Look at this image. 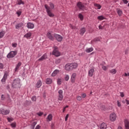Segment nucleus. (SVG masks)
I'll return each instance as SVG.
<instances>
[{"label":"nucleus","mask_w":129,"mask_h":129,"mask_svg":"<svg viewBox=\"0 0 129 129\" xmlns=\"http://www.w3.org/2000/svg\"><path fill=\"white\" fill-rule=\"evenodd\" d=\"M50 7L48 6L47 5H45V9L46 11V13L48 16V17H50V18H53L55 15L53 13H52L51 10H53L55 8V6L53 4V3H50L49 4Z\"/></svg>","instance_id":"nucleus-1"},{"label":"nucleus","mask_w":129,"mask_h":129,"mask_svg":"<svg viewBox=\"0 0 129 129\" xmlns=\"http://www.w3.org/2000/svg\"><path fill=\"white\" fill-rule=\"evenodd\" d=\"M78 67V64L76 62L73 63H67L64 66V69L66 71H72V70H74V69H76Z\"/></svg>","instance_id":"nucleus-2"},{"label":"nucleus","mask_w":129,"mask_h":129,"mask_svg":"<svg viewBox=\"0 0 129 129\" xmlns=\"http://www.w3.org/2000/svg\"><path fill=\"white\" fill-rule=\"evenodd\" d=\"M21 86V83H20L19 79H15L12 84V87L14 89H17L18 88H20Z\"/></svg>","instance_id":"nucleus-3"},{"label":"nucleus","mask_w":129,"mask_h":129,"mask_svg":"<svg viewBox=\"0 0 129 129\" xmlns=\"http://www.w3.org/2000/svg\"><path fill=\"white\" fill-rule=\"evenodd\" d=\"M53 51L52 52V55L55 56V57H59L61 55V53L58 50V48L57 46H54L53 47Z\"/></svg>","instance_id":"nucleus-4"},{"label":"nucleus","mask_w":129,"mask_h":129,"mask_svg":"<svg viewBox=\"0 0 129 129\" xmlns=\"http://www.w3.org/2000/svg\"><path fill=\"white\" fill-rule=\"evenodd\" d=\"M17 54H18V52L16 51H11L7 54V57L8 59H12V58H14Z\"/></svg>","instance_id":"nucleus-5"},{"label":"nucleus","mask_w":129,"mask_h":129,"mask_svg":"<svg viewBox=\"0 0 129 129\" xmlns=\"http://www.w3.org/2000/svg\"><path fill=\"white\" fill-rule=\"evenodd\" d=\"M77 7L80 11H84L85 10V6L81 2L77 3Z\"/></svg>","instance_id":"nucleus-6"},{"label":"nucleus","mask_w":129,"mask_h":129,"mask_svg":"<svg viewBox=\"0 0 129 129\" xmlns=\"http://www.w3.org/2000/svg\"><path fill=\"white\" fill-rule=\"evenodd\" d=\"M53 37H54L57 42H59L60 43H61L62 40H63V37L58 34L54 33L53 34Z\"/></svg>","instance_id":"nucleus-7"},{"label":"nucleus","mask_w":129,"mask_h":129,"mask_svg":"<svg viewBox=\"0 0 129 129\" xmlns=\"http://www.w3.org/2000/svg\"><path fill=\"white\" fill-rule=\"evenodd\" d=\"M9 76V73L6 72L4 73V75L3 78L1 80V82L3 84H6V81H7V79H8V77Z\"/></svg>","instance_id":"nucleus-8"},{"label":"nucleus","mask_w":129,"mask_h":129,"mask_svg":"<svg viewBox=\"0 0 129 129\" xmlns=\"http://www.w3.org/2000/svg\"><path fill=\"white\" fill-rule=\"evenodd\" d=\"M10 112V110H5L4 108L0 109V114H3V115H8Z\"/></svg>","instance_id":"nucleus-9"},{"label":"nucleus","mask_w":129,"mask_h":129,"mask_svg":"<svg viewBox=\"0 0 129 129\" xmlns=\"http://www.w3.org/2000/svg\"><path fill=\"white\" fill-rule=\"evenodd\" d=\"M58 100H59L60 101H62V100H63V98L64 97V96H63V90H59L58 92Z\"/></svg>","instance_id":"nucleus-10"},{"label":"nucleus","mask_w":129,"mask_h":129,"mask_svg":"<svg viewBox=\"0 0 129 129\" xmlns=\"http://www.w3.org/2000/svg\"><path fill=\"white\" fill-rule=\"evenodd\" d=\"M46 36L48 38V39L50 40V41H54V35H53L52 33H51L50 32H48L47 33Z\"/></svg>","instance_id":"nucleus-11"},{"label":"nucleus","mask_w":129,"mask_h":129,"mask_svg":"<svg viewBox=\"0 0 129 129\" xmlns=\"http://www.w3.org/2000/svg\"><path fill=\"white\" fill-rule=\"evenodd\" d=\"M116 119V114L115 113H112L110 115V120L111 121H115Z\"/></svg>","instance_id":"nucleus-12"},{"label":"nucleus","mask_w":129,"mask_h":129,"mask_svg":"<svg viewBox=\"0 0 129 129\" xmlns=\"http://www.w3.org/2000/svg\"><path fill=\"white\" fill-rule=\"evenodd\" d=\"M93 73H94V68L89 70L88 71V75L90 77H92L93 76Z\"/></svg>","instance_id":"nucleus-13"},{"label":"nucleus","mask_w":129,"mask_h":129,"mask_svg":"<svg viewBox=\"0 0 129 129\" xmlns=\"http://www.w3.org/2000/svg\"><path fill=\"white\" fill-rule=\"evenodd\" d=\"M23 27H24V23H23L22 22H20L19 23H18L15 26V28H16V29H20V28H23Z\"/></svg>","instance_id":"nucleus-14"},{"label":"nucleus","mask_w":129,"mask_h":129,"mask_svg":"<svg viewBox=\"0 0 129 129\" xmlns=\"http://www.w3.org/2000/svg\"><path fill=\"white\" fill-rule=\"evenodd\" d=\"M52 119H53V115H52V114H49L46 118V121L47 122H49V121H51Z\"/></svg>","instance_id":"nucleus-15"},{"label":"nucleus","mask_w":129,"mask_h":129,"mask_svg":"<svg viewBox=\"0 0 129 129\" xmlns=\"http://www.w3.org/2000/svg\"><path fill=\"white\" fill-rule=\"evenodd\" d=\"M86 32V28L85 27H82L80 29V34L81 36H83V35H84V33H85Z\"/></svg>","instance_id":"nucleus-16"},{"label":"nucleus","mask_w":129,"mask_h":129,"mask_svg":"<svg viewBox=\"0 0 129 129\" xmlns=\"http://www.w3.org/2000/svg\"><path fill=\"white\" fill-rule=\"evenodd\" d=\"M124 126L125 129H129V120L125 119L124 121Z\"/></svg>","instance_id":"nucleus-17"},{"label":"nucleus","mask_w":129,"mask_h":129,"mask_svg":"<svg viewBox=\"0 0 129 129\" xmlns=\"http://www.w3.org/2000/svg\"><path fill=\"white\" fill-rule=\"evenodd\" d=\"M100 129H106L107 128V124L105 122H102L100 125Z\"/></svg>","instance_id":"nucleus-18"},{"label":"nucleus","mask_w":129,"mask_h":129,"mask_svg":"<svg viewBox=\"0 0 129 129\" xmlns=\"http://www.w3.org/2000/svg\"><path fill=\"white\" fill-rule=\"evenodd\" d=\"M27 27L28 29H34L35 26L34 25V24L31 23V22H28L27 24Z\"/></svg>","instance_id":"nucleus-19"},{"label":"nucleus","mask_w":129,"mask_h":129,"mask_svg":"<svg viewBox=\"0 0 129 129\" xmlns=\"http://www.w3.org/2000/svg\"><path fill=\"white\" fill-rule=\"evenodd\" d=\"M47 58V54L45 53L40 58L38 59V61H43L44 60H46Z\"/></svg>","instance_id":"nucleus-20"},{"label":"nucleus","mask_w":129,"mask_h":129,"mask_svg":"<svg viewBox=\"0 0 129 129\" xmlns=\"http://www.w3.org/2000/svg\"><path fill=\"white\" fill-rule=\"evenodd\" d=\"M60 72V71L59 70H55L53 73L51 74V76L52 77H54V76H56L57 74H58V73Z\"/></svg>","instance_id":"nucleus-21"},{"label":"nucleus","mask_w":129,"mask_h":129,"mask_svg":"<svg viewBox=\"0 0 129 129\" xmlns=\"http://www.w3.org/2000/svg\"><path fill=\"white\" fill-rule=\"evenodd\" d=\"M42 86V81L39 80L36 84V87L37 88H40Z\"/></svg>","instance_id":"nucleus-22"},{"label":"nucleus","mask_w":129,"mask_h":129,"mask_svg":"<svg viewBox=\"0 0 129 129\" xmlns=\"http://www.w3.org/2000/svg\"><path fill=\"white\" fill-rule=\"evenodd\" d=\"M53 82V80H52V79L51 78H47L46 79V84L49 85L52 84V83Z\"/></svg>","instance_id":"nucleus-23"},{"label":"nucleus","mask_w":129,"mask_h":129,"mask_svg":"<svg viewBox=\"0 0 129 129\" xmlns=\"http://www.w3.org/2000/svg\"><path fill=\"white\" fill-rule=\"evenodd\" d=\"M31 36H32V33L29 32H28L25 35H24V37L26 38V39H29V38H31Z\"/></svg>","instance_id":"nucleus-24"},{"label":"nucleus","mask_w":129,"mask_h":129,"mask_svg":"<svg viewBox=\"0 0 129 129\" xmlns=\"http://www.w3.org/2000/svg\"><path fill=\"white\" fill-rule=\"evenodd\" d=\"M22 65V62H19L18 63V64H17L15 69V72H17V71H18V70H19V68H20V67H21Z\"/></svg>","instance_id":"nucleus-25"},{"label":"nucleus","mask_w":129,"mask_h":129,"mask_svg":"<svg viewBox=\"0 0 129 129\" xmlns=\"http://www.w3.org/2000/svg\"><path fill=\"white\" fill-rule=\"evenodd\" d=\"M117 13L119 17H121L122 15V11H121L120 9H117Z\"/></svg>","instance_id":"nucleus-26"},{"label":"nucleus","mask_w":129,"mask_h":129,"mask_svg":"<svg viewBox=\"0 0 129 129\" xmlns=\"http://www.w3.org/2000/svg\"><path fill=\"white\" fill-rule=\"evenodd\" d=\"M5 34H6L5 31H2L0 32V39L4 38Z\"/></svg>","instance_id":"nucleus-27"},{"label":"nucleus","mask_w":129,"mask_h":129,"mask_svg":"<svg viewBox=\"0 0 129 129\" xmlns=\"http://www.w3.org/2000/svg\"><path fill=\"white\" fill-rule=\"evenodd\" d=\"M94 7H96V8H97V10H100L101 9V5H100V4H94Z\"/></svg>","instance_id":"nucleus-28"},{"label":"nucleus","mask_w":129,"mask_h":129,"mask_svg":"<svg viewBox=\"0 0 129 129\" xmlns=\"http://www.w3.org/2000/svg\"><path fill=\"white\" fill-rule=\"evenodd\" d=\"M92 51H93V48L92 47L86 49V52H87V53H90L92 52Z\"/></svg>","instance_id":"nucleus-29"},{"label":"nucleus","mask_w":129,"mask_h":129,"mask_svg":"<svg viewBox=\"0 0 129 129\" xmlns=\"http://www.w3.org/2000/svg\"><path fill=\"white\" fill-rule=\"evenodd\" d=\"M116 72V70H115V69H113L109 71V73H111V74H115Z\"/></svg>","instance_id":"nucleus-30"},{"label":"nucleus","mask_w":129,"mask_h":129,"mask_svg":"<svg viewBox=\"0 0 129 129\" xmlns=\"http://www.w3.org/2000/svg\"><path fill=\"white\" fill-rule=\"evenodd\" d=\"M97 19L99 21H102L103 20H105V17H104L103 16H100L97 17Z\"/></svg>","instance_id":"nucleus-31"},{"label":"nucleus","mask_w":129,"mask_h":129,"mask_svg":"<svg viewBox=\"0 0 129 129\" xmlns=\"http://www.w3.org/2000/svg\"><path fill=\"white\" fill-rule=\"evenodd\" d=\"M17 5H19V6H21V5H25V3L22 0H17Z\"/></svg>","instance_id":"nucleus-32"},{"label":"nucleus","mask_w":129,"mask_h":129,"mask_svg":"<svg viewBox=\"0 0 129 129\" xmlns=\"http://www.w3.org/2000/svg\"><path fill=\"white\" fill-rule=\"evenodd\" d=\"M31 100L33 102H36L37 101V98L36 97V96H33L32 97H31Z\"/></svg>","instance_id":"nucleus-33"},{"label":"nucleus","mask_w":129,"mask_h":129,"mask_svg":"<svg viewBox=\"0 0 129 129\" xmlns=\"http://www.w3.org/2000/svg\"><path fill=\"white\" fill-rule=\"evenodd\" d=\"M78 17L80 18V20H81V21H83V19L84 17H83V15H82V14H79Z\"/></svg>","instance_id":"nucleus-34"},{"label":"nucleus","mask_w":129,"mask_h":129,"mask_svg":"<svg viewBox=\"0 0 129 129\" xmlns=\"http://www.w3.org/2000/svg\"><path fill=\"white\" fill-rule=\"evenodd\" d=\"M61 82H62V80L61 79H58L57 80V83L58 85H61Z\"/></svg>","instance_id":"nucleus-35"},{"label":"nucleus","mask_w":129,"mask_h":129,"mask_svg":"<svg viewBox=\"0 0 129 129\" xmlns=\"http://www.w3.org/2000/svg\"><path fill=\"white\" fill-rule=\"evenodd\" d=\"M64 80L66 81H68V80H69V75H66L64 77Z\"/></svg>","instance_id":"nucleus-36"},{"label":"nucleus","mask_w":129,"mask_h":129,"mask_svg":"<svg viewBox=\"0 0 129 129\" xmlns=\"http://www.w3.org/2000/svg\"><path fill=\"white\" fill-rule=\"evenodd\" d=\"M11 126L12 127H16L17 126V124H16V122H13L11 124Z\"/></svg>","instance_id":"nucleus-37"},{"label":"nucleus","mask_w":129,"mask_h":129,"mask_svg":"<svg viewBox=\"0 0 129 129\" xmlns=\"http://www.w3.org/2000/svg\"><path fill=\"white\" fill-rule=\"evenodd\" d=\"M70 27L72 30H75L76 29V27L72 25V24H70Z\"/></svg>","instance_id":"nucleus-38"},{"label":"nucleus","mask_w":129,"mask_h":129,"mask_svg":"<svg viewBox=\"0 0 129 129\" xmlns=\"http://www.w3.org/2000/svg\"><path fill=\"white\" fill-rule=\"evenodd\" d=\"M7 120L9 121V122H11L13 121V120H14V118L8 117Z\"/></svg>","instance_id":"nucleus-39"},{"label":"nucleus","mask_w":129,"mask_h":129,"mask_svg":"<svg viewBox=\"0 0 129 129\" xmlns=\"http://www.w3.org/2000/svg\"><path fill=\"white\" fill-rule=\"evenodd\" d=\"M61 62V59L59 58L56 60L55 63L56 64H59V63Z\"/></svg>","instance_id":"nucleus-40"},{"label":"nucleus","mask_w":129,"mask_h":129,"mask_svg":"<svg viewBox=\"0 0 129 129\" xmlns=\"http://www.w3.org/2000/svg\"><path fill=\"white\" fill-rule=\"evenodd\" d=\"M71 78H75V79H76V73H73V74L72 75Z\"/></svg>","instance_id":"nucleus-41"},{"label":"nucleus","mask_w":129,"mask_h":129,"mask_svg":"<svg viewBox=\"0 0 129 129\" xmlns=\"http://www.w3.org/2000/svg\"><path fill=\"white\" fill-rule=\"evenodd\" d=\"M102 69L104 71H106V70H107V68H106V66H102Z\"/></svg>","instance_id":"nucleus-42"},{"label":"nucleus","mask_w":129,"mask_h":129,"mask_svg":"<svg viewBox=\"0 0 129 129\" xmlns=\"http://www.w3.org/2000/svg\"><path fill=\"white\" fill-rule=\"evenodd\" d=\"M17 15H18V17H20L22 15V11H17L16 12Z\"/></svg>","instance_id":"nucleus-43"},{"label":"nucleus","mask_w":129,"mask_h":129,"mask_svg":"<svg viewBox=\"0 0 129 129\" xmlns=\"http://www.w3.org/2000/svg\"><path fill=\"white\" fill-rule=\"evenodd\" d=\"M18 46V44L16 43H12V47L13 48H17V46Z\"/></svg>","instance_id":"nucleus-44"},{"label":"nucleus","mask_w":129,"mask_h":129,"mask_svg":"<svg viewBox=\"0 0 129 129\" xmlns=\"http://www.w3.org/2000/svg\"><path fill=\"white\" fill-rule=\"evenodd\" d=\"M76 79H75V78H71V80L72 83H75Z\"/></svg>","instance_id":"nucleus-45"},{"label":"nucleus","mask_w":129,"mask_h":129,"mask_svg":"<svg viewBox=\"0 0 129 129\" xmlns=\"http://www.w3.org/2000/svg\"><path fill=\"white\" fill-rule=\"evenodd\" d=\"M68 107H69V106H68V105H67L66 106H65L63 108V109L62 110V112H65V111H66V108H68Z\"/></svg>","instance_id":"nucleus-46"},{"label":"nucleus","mask_w":129,"mask_h":129,"mask_svg":"<svg viewBox=\"0 0 129 129\" xmlns=\"http://www.w3.org/2000/svg\"><path fill=\"white\" fill-rule=\"evenodd\" d=\"M82 99V97L80 96H79L77 97V100H78V101H80Z\"/></svg>","instance_id":"nucleus-47"},{"label":"nucleus","mask_w":129,"mask_h":129,"mask_svg":"<svg viewBox=\"0 0 129 129\" xmlns=\"http://www.w3.org/2000/svg\"><path fill=\"white\" fill-rule=\"evenodd\" d=\"M37 121H33L32 123H31V125H33L34 126H36V124H37Z\"/></svg>","instance_id":"nucleus-48"},{"label":"nucleus","mask_w":129,"mask_h":129,"mask_svg":"<svg viewBox=\"0 0 129 129\" xmlns=\"http://www.w3.org/2000/svg\"><path fill=\"white\" fill-rule=\"evenodd\" d=\"M4 63H0V69H4Z\"/></svg>","instance_id":"nucleus-49"},{"label":"nucleus","mask_w":129,"mask_h":129,"mask_svg":"<svg viewBox=\"0 0 129 129\" xmlns=\"http://www.w3.org/2000/svg\"><path fill=\"white\" fill-rule=\"evenodd\" d=\"M81 97H82V98H85L86 97V94L85 93H83L81 95Z\"/></svg>","instance_id":"nucleus-50"},{"label":"nucleus","mask_w":129,"mask_h":129,"mask_svg":"<svg viewBox=\"0 0 129 129\" xmlns=\"http://www.w3.org/2000/svg\"><path fill=\"white\" fill-rule=\"evenodd\" d=\"M37 115H38L39 116H42V115H43V112H39L37 113Z\"/></svg>","instance_id":"nucleus-51"},{"label":"nucleus","mask_w":129,"mask_h":129,"mask_svg":"<svg viewBox=\"0 0 129 129\" xmlns=\"http://www.w3.org/2000/svg\"><path fill=\"white\" fill-rule=\"evenodd\" d=\"M69 117V114H68L66 115L65 117V121H67V119H68V118Z\"/></svg>","instance_id":"nucleus-52"},{"label":"nucleus","mask_w":129,"mask_h":129,"mask_svg":"<svg viewBox=\"0 0 129 129\" xmlns=\"http://www.w3.org/2000/svg\"><path fill=\"white\" fill-rule=\"evenodd\" d=\"M104 26H102L101 25L99 26V30H103Z\"/></svg>","instance_id":"nucleus-53"},{"label":"nucleus","mask_w":129,"mask_h":129,"mask_svg":"<svg viewBox=\"0 0 129 129\" xmlns=\"http://www.w3.org/2000/svg\"><path fill=\"white\" fill-rule=\"evenodd\" d=\"M5 99H6V97H5V96L4 95H2L1 100H5Z\"/></svg>","instance_id":"nucleus-54"},{"label":"nucleus","mask_w":129,"mask_h":129,"mask_svg":"<svg viewBox=\"0 0 129 129\" xmlns=\"http://www.w3.org/2000/svg\"><path fill=\"white\" fill-rule=\"evenodd\" d=\"M123 3L125 4V5H126L128 3V1L127 0H122Z\"/></svg>","instance_id":"nucleus-55"},{"label":"nucleus","mask_w":129,"mask_h":129,"mask_svg":"<svg viewBox=\"0 0 129 129\" xmlns=\"http://www.w3.org/2000/svg\"><path fill=\"white\" fill-rule=\"evenodd\" d=\"M125 55H127L128 54V49H125L124 51Z\"/></svg>","instance_id":"nucleus-56"},{"label":"nucleus","mask_w":129,"mask_h":129,"mask_svg":"<svg viewBox=\"0 0 129 129\" xmlns=\"http://www.w3.org/2000/svg\"><path fill=\"white\" fill-rule=\"evenodd\" d=\"M40 128H41V126H40V125L38 124V125H36L35 129H40Z\"/></svg>","instance_id":"nucleus-57"},{"label":"nucleus","mask_w":129,"mask_h":129,"mask_svg":"<svg viewBox=\"0 0 129 129\" xmlns=\"http://www.w3.org/2000/svg\"><path fill=\"white\" fill-rule=\"evenodd\" d=\"M120 96H121V97H123L124 96V94H123V92H120Z\"/></svg>","instance_id":"nucleus-58"},{"label":"nucleus","mask_w":129,"mask_h":129,"mask_svg":"<svg viewBox=\"0 0 129 129\" xmlns=\"http://www.w3.org/2000/svg\"><path fill=\"white\" fill-rule=\"evenodd\" d=\"M117 106L119 107H120V106H121V104H120V102H119V101H117Z\"/></svg>","instance_id":"nucleus-59"},{"label":"nucleus","mask_w":129,"mask_h":129,"mask_svg":"<svg viewBox=\"0 0 129 129\" xmlns=\"http://www.w3.org/2000/svg\"><path fill=\"white\" fill-rule=\"evenodd\" d=\"M101 66H104L105 65V61H102L101 63H100Z\"/></svg>","instance_id":"nucleus-60"},{"label":"nucleus","mask_w":129,"mask_h":129,"mask_svg":"<svg viewBox=\"0 0 129 129\" xmlns=\"http://www.w3.org/2000/svg\"><path fill=\"white\" fill-rule=\"evenodd\" d=\"M54 123H52L50 125V126L51 127L52 129L54 128Z\"/></svg>","instance_id":"nucleus-61"},{"label":"nucleus","mask_w":129,"mask_h":129,"mask_svg":"<svg viewBox=\"0 0 129 129\" xmlns=\"http://www.w3.org/2000/svg\"><path fill=\"white\" fill-rule=\"evenodd\" d=\"M124 76L125 77H126V76H128V73L126 74V73H125Z\"/></svg>","instance_id":"nucleus-62"},{"label":"nucleus","mask_w":129,"mask_h":129,"mask_svg":"<svg viewBox=\"0 0 129 129\" xmlns=\"http://www.w3.org/2000/svg\"><path fill=\"white\" fill-rule=\"evenodd\" d=\"M125 101H126V104H128H128H129V100L126 99Z\"/></svg>","instance_id":"nucleus-63"},{"label":"nucleus","mask_w":129,"mask_h":129,"mask_svg":"<svg viewBox=\"0 0 129 129\" xmlns=\"http://www.w3.org/2000/svg\"><path fill=\"white\" fill-rule=\"evenodd\" d=\"M94 40L96 41H99V38H95Z\"/></svg>","instance_id":"nucleus-64"}]
</instances>
